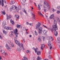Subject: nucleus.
Listing matches in <instances>:
<instances>
[{
    "label": "nucleus",
    "instance_id": "nucleus-21",
    "mask_svg": "<svg viewBox=\"0 0 60 60\" xmlns=\"http://www.w3.org/2000/svg\"><path fill=\"white\" fill-rule=\"evenodd\" d=\"M22 10L23 11V12H25V13H26V14H27V13H26V10H25V9H24L22 8Z\"/></svg>",
    "mask_w": 60,
    "mask_h": 60
},
{
    "label": "nucleus",
    "instance_id": "nucleus-3",
    "mask_svg": "<svg viewBox=\"0 0 60 60\" xmlns=\"http://www.w3.org/2000/svg\"><path fill=\"white\" fill-rule=\"evenodd\" d=\"M3 27L7 30H9V27H6V22L4 21L2 23V25Z\"/></svg>",
    "mask_w": 60,
    "mask_h": 60
},
{
    "label": "nucleus",
    "instance_id": "nucleus-64",
    "mask_svg": "<svg viewBox=\"0 0 60 60\" xmlns=\"http://www.w3.org/2000/svg\"><path fill=\"white\" fill-rule=\"evenodd\" d=\"M31 8H32V10H33V9H34V8H33V7H31Z\"/></svg>",
    "mask_w": 60,
    "mask_h": 60
},
{
    "label": "nucleus",
    "instance_id": "nucleus-24",
    "mask_svg": "<svg viewBox=\"0 0 60 60\" xmlns=\"http://www.w3.org/2000/svg\"><path fill=\"white\" fill-rule=\"evenodd\" d=\"M16 26L17 28H19V27H20V25H19L18 24H17L16 25Z\"/></svg>",
    "mask_w": 60,
    "mask_h": 60
},
{
    "label": "nucleus",
    "instance_id": "nucleus-14",
    "mask_svg": "<svg viewBox=\"0 0 60 60\" xmlns=\"http://www.w3.org/2000/svg\"><path fill=\"white\" fill-rule=\"evenodd\" d=\"M48 30H43L42 32H43V33L44 34H45L47 33V32H48Z\"/></svg>",
    "mask_w": 60,
    "mask_h": 60
},
{
    "label": "nucleus",
    "instance_id": "nucleus-32",
    "mask_svg": "<svg viewBox=\"0 0 60 60\" xmlns=\"http://www.w3.org/2000/svg\"><path fill=\"white\" fill-rule=\"evenodd\" d=\"M57 8L60 11V6H58Z\"/></svg>",
    "mask_w": 60,
    "mask_h": 60
},
{
    "label": "nucleus",
    "instance_id": "nucleus-1",
    "mask_svg": "<svg viewBox=\"0 0 60 60\" xmlns=\"http://www.w3.org/2000/svg\"><path fill=\"white\" fill-rule=\"evenodd\" d=\"M54 24L52 25V26L53 29L54 30H55V31L54 32V35L55 36H56L57 35L58 33H57V31H56V30H57V26L56 25L57 24V22L56 21V20H54Z\"/></svg>",
    "mask_w": 60,
    "mask_h": 60
},
{
    "label": "nucleus",
    "instance_id": "nucleus-52",
    "mask_svg": "<svg viewBox=\"0 0 60 60\" xmlns=\"http://www.w3.org/2000/svg\"><path fill=\"white\" fill-rule=\"evenodd\" d=\"M16 40V38H14V40H15V41H16L17 40Z\"/></svg>",
    "mask_w": 60,
    "mask_h": 60
},
{
    "label": "nucleus",
    "instance_id": "nucleus-43",
    "mask_svg": "<svg viewBox=\"0 0 60 60\" xmlns=\"http://www.w3.org/2000/svg\"><path fill=\"white\" fill-rule=\"evenodd\" d=\"M26 24L27 25H28L30 23L28 22H26Z\"/></svg>",
    "mask_w": 60,
    "mask_h": 60
},
{
    "label": "nucleus",
    "instance_id": "nucleus-58",
    "mask_svg": "<svg viewBox=\"0 0 60 60\" xmlns=\"http://www.w3.org/2000/svg\"><path fill=\"white\" fill-rule=\"evenodd\" d=\"M48 10H49V9H50V7H48Z\"/></svg>",
    "mask_w": 60,
    "mask_h": 60
},
{
    "label": "nucleus",
    "instance_id": "nucleus-23",
    "mask_svg": "<svg viewBox=\"0 0 60 60\" xmlns=\"http://www.w3.org/2000/svg\"><path fill=\"white\" fill-rule=\"evenodd\" d=\"M2 14H3V15H5V14L6 13L4 10L2 11Z\"/></svg>",
    "mask_w": 60,
    "mask_h": 60
},
{
    "label": "nucleus",
    "instance_id": "nucleus-11",
    "mask_svg": "<svg viewBox=\"0 0 60 60\" xmlns=\"http://www.w3.org/2000/svg\"><path fill=\"white\" fill-rule=\"evenodd\" d=\"M41 26V24L40 23H38L36 24L35 25L36 28V29H37Z\"/></svg>",
    "mask_w": 60,
    "mask_h": 60
},
{
    "label": "nucleus",
    "instance_id": "nucleus-48",
    "mask_svg": "<svg viewBox=\"0 0 60 60\" xmlns=\"http://www.w3.org/2000/svg\"><path fill=\"white\" fill-rule=\"evenodd\" d=\"M46 18V19H48V16L47 15H45Z\"/></svg>",
    "mask_w": 60,
    "mask_h": 60
},
{
    "label": "nucleus",
    "instance_id": "nucleus-45",
    "mask_svg": "<svg viewBox=\"0 0 60 60\" xmlns=\"http://www.w3.org/2000/svg\"><path fill=\"white\" fill-rule=\"evenodd\" d=\"M19 9H21V6H19Z\"/></svg>",
    "mask_w": 60,
    "mask_h": 60
},
{
    "label": "nucleus",
    "instance_id": "nucleus-25",
    "mask_svg": "<svg viewBox=\"0 0 60 60\" xmlns=\"http://www.w3.org/2000/svg\"><path fill=\"white\" fill-rule=\"evenodd\" d=\"M56 19L59 22H60V20L59 19L58 17H57L56 18Z\"/></svg>",
    "mask_w": 60,
    "mask_h": 60
},
{
    "label": "nucleus",
    "instance_id": "nucleus-4",
    "mask_svg": "<svg viewBox=\"0 0 60 60\" xmlns=\"http://www.w3.org/2000/svg\"><path fill=\"white\" fill-rule=\"evenodd\" d=\"M34 50L36 53H37V55L38 56H40L41 55V52L40 51H38V48H37L36 49H35Z\"/></svg>",
    "mask_w": 60,
    "mask_h": 60
},
{
    "label": "nucleus",
    "instance_id": "nucleus-20",
    "mask_svg": "<svg viewBox=\"0 0 60 60\" xmlns=\"http://www.w3.org/2000/svg\"><path fill=\"white\" fill-rule=\"evenodd\" d=\"M8 44H9V45H11L12 44V42L11 41H8Z\"/></svg>",
    "mask_w": 60,
    "mask_h": 60
},
{
    "label": "nucleus",
    "instance_id": "nucleus-55",
    "mask_svg": "<svg viewBox=\"0 0 60 60\" xmlns=\"http://www.w3.org/2000/svg\"><path fill=\"white\" fill-rule=\"evenodd\" d=\"M43 40L44 41H45V39H44V37H43Z\"/></svg>",
    "mask_w": 60,
    "mask_h": 60
},
{
    "label": "nucleus",
    "instance_id": "nucleus-53",
    "mask_svg": "<svg viewBox=\"0 0 60 60\" xmlns=\"http://www.w3.org/2000/svg\"><path fill=\"white\" fill-rule=\"evenodd\" d=\"M23 1V2L24 3H25L26 2V0H22Z\"/></svg>",
    "mask_w": 60,
    "mask_h": 60
},
{
    "label": "nucleus",
    "instance_id": "nucleus-15",
    "mask_svg": "<svg viewBox=\"0 0 60 60\" xmlns=\"http://www.w3.org/2000/svg\"><path fill=\"white\" fill-rule=\"evenodd\" d=\"M41 47L40 48L41 50H43V47H45V45L44 44H41Z\"/></svg>",
    "mask_w": 60,
    "mask_h": 60
},
{
    "label": "nucleus",
    "instance_id": "nucleus-54",
    "mask_svg": "<svg viewBox=\"0 0 60 60\" xmlns=\"http://www.w3.org/2000/svg\"><path fill=\"white\" fill-rule=\"evenodd\" d=\"M32 13V15H33V16H34L33 17H34H34H35V15H33V13Z\"/></svg>",
    "mask_w": 60,
    "mask_h": 60
},
{
    "label": "nucleus",
    "instance_id": "nucleus-49",
    "mask_svg": "<svg viewBox=\"0 0 60 60\" xmlns=\"http://www.w3.org/2000/svg\"><path fill=\"white\" fill-rule=\"evenodd\" d=\"M11 45L12 47H14V45H13V44H11Z\"/></svg>",
    "mask_w": 60,
    "mask_h": 60
},
{
    "label": "nucleus",
    "instance_id": "nucleus-17",
    "mask_svg": "<svg viewBox=\"0 0 60 60\" xmlns=\"http://www.w3.org/2000/svg\"><path fill=\"white\" fill-rule=\"evenodd\" d=\"M19 47H20L21 48H22V49L23 50H25V49H24V47H23V44H21V45Z\"/></svg>",
    "mask_w": 60,
    "mask_h": 60
},
{
    "label": "nucleus",
    "instance_id": "nucleus-62",
    "mask_svg": "<svg viewBox=\"0 0 60 60\" xmlns=\"http://www.w3.org/2000/svg\"><path fill=\"white\" fill-rule=\"evenodd\" d=\"M0 38L1 39H2V37H1V36L0 35Z\"/></svg>",
    "mask_w": 60,
    "mask_h": 60
},
{
    "label": "nucleus",
    "instance_id": "nucleus-16",
    "mask_svg": "<svg viewBox=\"0 0 60 60\" xmlns=\"http://www.w3.org/2000/svg\"><path fill=\"white\" fill-rule=\"evenodd\" d=\"M15 17H16V18L17 19H19V15H15Z\"/></svg>",
    "mask_w": 60,
    "mask_h": 60
},
{
    "label": "nucleus",
    "instance_id": "nucleus-34",
    "mask_svg": "<svg viewBox=\"0 0 60 60\" xmlns=\"http://www.w3.org/2000/svg\"><path fill=\"white\" fill-rule=\"evenodd\" d=\"M7 48L8 49V50H9V51H11V49H10V47H8Z\"/></svg>",
    "mask_w": 60,
    "mask_h": 60
},
{
    "label": "nucleus",
    "instance_id": "nucleus-18",
    "mask_svg": "<svg viewBox=\"0 0 60 60\" xmlns=\"http://www.w3.org/2000/svg\"><path fill=\"white\" fill-rule=\"evenodd\" d=\"M37 60H42V59H41V58L39 56H38L37 58Z\"/></svg>",
    "mask_w": 60,
    "mask_h": 60
},
{
    "label": "nucleus",
    "instance_id": "nucleus-27",
    "mask_svg": "<svg viewBox=\"0 0 60 60\" xmlns=\"http://www.w3.org/2000/svg\"><path fill=\"white\" fill-rule=\"evenodd\" d=\"M38 40L39 41H41V38H40V37H38Z\"/></svg>",
    "mask_w": 60,
    "mask_h": 60
},
{
    "label": "nucleus",
    "instance_id": "nucleus-29",
    "mask_svg": "<svg viewBox=\"0 0 60 60\" xmlns=\"http://www.w3.org/2000/svg\"><path fill=\"white\" fill-rule=\"evenodd\" d=\"M38 5V8L39 9V10H41V8H40V5H39V4Z\"/></svg>",
    "mask_w": 60,
    "mask_h": 60
},
{
    "label": "nucleus",
    "instance_id": "nucleus-57",
    "mask_svg": "<svg viewBox=\"0 0 60 60\" xmlns=\"http://www.w3.org/2000/svg\"><path fill=\"white\" fill-rule=\"evenodd\" d=\"M29 24L30 26H32V23H31V24L29 23Z\"/></svg>",
    "mask_w": 60,
    "mask_h": 60
},
{
    "label": "nucleus",
    "instance_id": "nucleus-12",
    "mask_svg": "<svg viewBox=\"0 0 60 60\" xmlns=\"http://www.w3.org/2000/svg\"><path fill=\"white\" fill-rule=\"evenodd\" d=\"M44 5L45 6H46L47 5V6L49 7V4H47V3H46L45 1H44Z\"/></svg>",
    "mask_w": 60,
    "mask_h": 60
},
{
    "label": "nucleus",
    "instance_id": "nucleus-51",
    "mask_svg": "<svg viewBox=\"0 0 60 60\" xmlns=\"http://www.w3.org/2000/svg\"><path fill=\"white\" fill-rule=\"evenodd\" d=\"M9 30H11V27H10H10H9Z\"/></svg>",
    "mask_w": 60,
    "mask_h": 60
},
{
    "label": "nucleus",
    "instance_id": "nucleus-8",
    "mask_svg": "<svg viewBox=\"0 0 60 60\" xmlns=\"http://www.w3.org/2000/svg\"><path fill=\"white\" fill-rule=\"evenodd\" d=\"M6 0H1V1L0 0V5H1L2 7H4V1L5 2Z\"/></svg>",
    "mask_w": 60,
    "mask_h": 60
},
{
    "label": "nucleus",
    "instance_id": "nucleus-60",
    "mask_svg": "<svg viewBox=\"0 0 60 60\" xmlns=\"http://www.w3.org/2000/svg\"><path fill=\"white\" fill-rule=\"evenodd\" d=\"M46 7H45V6H44V9H46Z\"/></svg>",
    "mask_w": 60,
    "mask_h": 60
},
{
    "label": "nucleus",
    "instance_id": "nucleus-7",
    "mask_svg": "<svg viewBox=\"0 0 60 60\" xmlns=\"http://www.w3.org/2000/svg\"><path fill=\"white\" fill-rule=\"evenodd\" d=\"M17 7H16L15 5H13L12 6L11 8L10 9L11 11H12V10H15V9H17Z\"/></svg>",
    "mask_w": 60,
    "mask_h": 60
},
{
    "label": "nucleus",
    "instance_id": "nucleus-56",
    "mask_svg": "<svg viewBox=\"0 0 60 60\" xmlns=\"http://www.w3.org/2000/svg\"><path fill=\"white\" fill-rule=\"evenodd\" d=\"M3 47L2 46H0V48H3Z\"/></svg>",
    "mask_w": 60,
    "mask_h": 60
},
{
    "label": "nucleus",
    "instance_id": "nucleus-33",
    "mask_svg": "<svg viewBox=\"0 0 60 60\" xmlns=\"http://www.w3.org/2000/svg\"><path fill=\"white\" fill-rule=\"evenodd\" d=\"M25 59H26V60H28V59L26 57H23Z\"/></svg>",
    "mask_w": 60,
    "mask_h": 60
},
{
    "label": "nucleus",
    "instance_id": "nucleus-2",
    "mask_svg": "<svg viewBox=\"0 0 60 60\" xmlns=\"http://www.w3.org/2000/svg\"><path fill=\"white\" fill-rule=\"evenodd\" d=\"M47 40H48L49 42L48 43V45L50 47V49H52V47L51 46V41L53 40V38L52 37H48L47 38Z\"/></svg>",
    "mask_w": 60,
    "mask_h": 60
},
{
    "label": "nucleus",
    "instance_id": "nucleus-61",
    "mask_svg": "<svg viewBox=\"0 0 60 60\" xmlns=\"http://www.w3.org/2000/svg\"><path fill=\"white\" fill-rule=\"evenodd\" d=\"M29 36L31 38V37L32 36V35H29Z\"/></svg>",
    "mask_w": 60,
    "mask_h": 60
},
{
    "label": "nucleus",
    "instance_id": "nucleus-41",
    "mask_svg": "<svg viewBox=\"0 0 60 60\" xmlns=\"http://www.w3.org/2000/svg\"><path fill=\"white\" fill-rule=\"evenodd\" d=\"M27 52L28 53H30V51H29L28 50H27Z\"/></svg>",
    "mask_w": 60,
    "mask_h": 60
},
{
    "label": "nucleus",
    "instance_id": "nucleus-40",
    "mask_svg": "<svg viewBox=\"0 0 60 60\" xmlns=\"http://www.w3.org/2000/svg\"><path fill=\"white\" fill-rule=\"evenodd\" d=\"M43 26H44L45 28H47V29L48 28H47V26H45V25H43Z\"/></svg>",
    "mask_w": 60,
    "mask_h": 60
},
{
    "label": "nucleus",
    "instance_id": "nucleus-39",
    "mask_svg": "<svg viewBox=\"0 0 60 60\" xmlns=\"http://www.w3.org/2000/svg\"><path fill=\"white\" fill-rule=\"evenodd\" d=\"M57 13L58 14H59V13H60V11H57Z\"/></svg>",
    "mask_w": 60,
    "mask_h": 60
},
{
    "label": "nucleus",
    "instance_id": "nucleus-35",
    "mask_svg": "<svg viewBox=\"0 0 60 60\" xmlns=\"http://www.w3.org/2000/svg\"><path fill=\"white\" fill-rule=\"evenodd\" d=\"M44 10L45 12H46V8H44Z\"/></svg>",
    "mask_w": 60,
    "mask_h": 60
},
{
    "label": "nucleus",
    "instance_id": "nucleus-9",
    "mask_svg": "<svg viewBox=\"0 0 60 60\" xmlns=\"http://www.w3.org/2000/svg\"><path fill=\"white\" fill-rule=\"evenodd\" d=\"M15 43L17 44V45H18L19 47L22 44V43H21L20 44L19 43V42L18 40H16V41H15Z\"/></svg>",
    "mask_w": 60,
    "mask_h": 60
},
{
    "label": "nucleus",
    "instance_id": "nucleus-30",
    "mask_svg": "<svg viewBox=\"0 0 60 60\" xmlns=\"http://www.w3.org/2000/svg\"><path fill=\"white\" fill-rule=\"evenodd\" d=\"M35 34L36 35H38V34H37V33L36 32V31H35Z\"/></svg>",
    "mask_w": 60,
    "mask_h": 60
},
{
    "label": "nucleus",
    "instance_id": "nucleus-63",
    "mask_svg": "<svg viewBox=\"0 0 60 60\" xmlns=\"http://www.w3.org/2000/svg\"><path fill=\"white\" fill-rule=\"evenodd\" d=\"M2 59V58H1V57L0 56V60H1Z\"/></svg>",
    "mask_w": 60,
    "mask_h": 60
},
{
    "label": "nucleus",
    "instance_id": "nucleus-6",
    "mask_svg": "<svg viewBox=\"0 0 60 60\" xmlns=\"http://www.w3.org/2000/svg\"><path fill=\"white\" fill-rule=\"evenodd\" d=\"M14 33L16 35V38H18V35L19 34V33H18V30L17 29H15V30H14Z\"/></svg>",
    "mask_w": 60,
    "mask_h": 60
},
{
    "label": "nucleus",
    "instance_id": "nucleus-59",
    "mask_svg": "<svg viewBox=\"0 0 60 60\" xmlns=\"http://www.w3.org/2000/svg\"><path fill=\"white\" fill-rule=\"evenodd\" d=\"M26 34H28V32H27V31H26Z\"/></svg>",
    "mask_w": 60,
    "mask_h": 60
},
{
    "label": "nucleus",
    "instance_id": "nucleus-5",
    "mask_svg": "<svg viewBox=\"0 0 60 60\" xmlns=\"http://www.w3.org/2000/svg\"><path fill=\"white\" fill-rule=\"evenodd\" d=\"M42 28L41 27H40L39 28H38V34H41L42 33Z\"/></svg>",
    "mask_w": 60,
    "mask_h": 60
},
{
    "label": "nucleus",
    "instance_id": "nucleus-19",
    "mask_svg": "<svg viewBox=\"0 0 60 60\" xmlns=\"http://www.w3.org/2000/svg\"><path fill=\"white\" fill-rule=\"evenodd\" d=\"M54 15H52L50 16L49 17V19H52L53 17H54Z\"/></svg>",
    "mask_w": 60,
    "mask_h": 60
},
{
    "label": "nucleus",
    "instance_id": "nucleus-13",
    "mask_svg": "<svg viewBox=\"0 0 60 60\" xmlns=\"http://www.w3.org/2000/svg\"><path fill=\"white\" fill-rule=\"evenodd\" d=\"M11 15H9V16L7 15V20H8L9 19V18L10 19H11Z\"/></svg>",
    "mask_w": 60,
    "mask_h": 60
},
{
    "label": "nucleus",
    "instance_id": "nucleus-46",
    "mask_svg": "<svg viewBox=\"0 0 60 60\" xmlns=\"http://www.w3.org/2000/svg\"><path fill=\"white\" fill-rule=\"evenodd\" d=\"M6 47L7 48H8V47H9V46H8V45H6Z\"/></svg>",
    "mask_w": 60,
    "mask_h": 60
},
{
    "label": "nucleus",
    "instance_id": "nucleus-22",
    "mask_svg": "<svg viewBox=\"0 0 60 60\" xmlns=\"http://www.w3.org/2000/svg\"><path fill=\"white\" fill-rule=\"evenodd\" d=\"M17 50L18 51H20L21 50V48H18Z\"/></svg>",
    "mask_w": 60,
    "mask_h": 60
},
{
    "label": "nucleus",
    "instance_id": "nucleus-36",
    "mask_svg": "<svg viewBox=\"0 0 60 60\" xmlns=\"http://www.w3.org/2000/svg\"><path fill=\"white\" fill-rule=\"evenodd\" d=\"M60 41V40H56V41L58 42V43H59V44L60 43H59V41Z\"/></svg>",
    "mask_w": 60,
    "mask_h": 60
},
{
    "label": "nucleus",
    "instance_id": "nucleus-37",
    "mask_svg": "<svg viewBox=\"0 0 60 60\" xmlns=\"http://www.w3.org/2000/svg\"><path fill=\"white\" fill-rule=\"evenodd\" d=\"M51 56L49 55V56L48 58H49V59H51Z\"/></svg>",
    "mask_w": 60,
    "mask_h": 60
},
{
    "label": "nucleus",
    "instance_id": "nucleus-38",
    "mask_svg": "<svg viewBox=\"0 0 60 60\" xmlns=\"http://www.w3.org/2000/svg\"><path fill=\"white\" fill-rule=\"evenodd\" d=\"M14 36L12 34H11L10 35V37H11V36Z\"/></svg>",
    "mask_w": 60,
    "mask_h": 60
},
{
    "label": "nucleus",
    "instance_id": "nucleus-44",
    "mask_svg": "<svg viewBox=\"0 0 60 60\" xmlns=\"http://www.w3.org/2000/svg\"><path fill=\"white\" fill-rule=\"evenodd\" d=\"M23 42H24H24H25V40L23 39L22 40Z\"/></svg>",
    "mask_w": 60,
    "mask_h": 60
},
{
    "label": "nucleus",
    "instance_id": "nucleus-42",
    "mask_svg": "<svg viewBox=\"0 0 60 60\" xmlns=\"http://www.w3.org/2000/svg\"><path fill=\"white\" fill-rule=\"evenodd\" d=\"M57 39L58 40L60 41V38L59 37H58L57 38Z\"/></svg>",
    "mask_w": 60,
    "mask_h": 60
},
{
    "label": "nucleus",
    "instance_id": "nucleus-10",
    "mask_svg": "<svg viewBox=\"0 0 60 60\" xmlns=\"http://www.w3.org/2000/svg\"><path fill=\"white\" fill-rule=\"evenodd\" d=\"M1 52L2 54H4V55L5 56H7L8 55L7 53L6 52H5V51L3 50H1Z\"/></svg>",
    "mask_w": 60,
    "mask_h": 60
},
{
    "label": "nucleus",
    "instance_id": "nucleus-50",
    "mask_svg": "<svg viewBox=\"0 0 60 60\" xmlns=\"http://www.w3.org/2000/svg\"><path fill=\"white\" fill-rule=\"evenodd\" d=\"M12 3H13V4H14V3H15V1H12Z\"/></svg>",
    "mask_w": 60,
    "mask_h": 60
},
{
    "label": "nucleus",
    "instance_id": "nucleus-26",
    "mask_svg": "<svg viewBox=\"0 0 60 60\" xmlns=\"http://www.w3.org/2000/svg\"><path fill=\"white\" fill-rule=\"evenodd\" d=\"M39 14H40V15H41V16H42V17H44V16H43V15L41 14V12H39Z\"/></svg>",
    "mask_w": 60,
    "mask_h": 60
},
{
    "label": "nucleus",
    "instance_id": "nucleus-31",
    "mask_svg": "<svg viewBox=\"0 0 60 60\" xmlns=\"http://www.w3.org/2000/svg\"><path fill=\"white\" fill-rule=\"evenodd\" d=\"M52 11L53 12H54V11H56V10H55V9L53 8L52 9Z\"/></svg>",
    "mask_w": 60,
    "mask_h": 60
},
{
    "label": "nucleus",
    "instance_id": "nucleus-47",
    "mask_svg": "<svg viewBox=\"0 0 60 60\" xmlns=\"http://www.w3.org/2000/svg\"><path fill=\"white\" fill-rule=\"evenodd\" d=\"M10 4H13L12 1H11V2Z\"/></svg>",
    "mask_w": 60,
    "mask_h": 60
},
{
    "label": "nucleus",
    "instance_id": "nucleus-28",
    "mask_svg": "<svg viewBox=\"0 0 60 60\" xmlns=\"http://www.w3.org/2000/svg\"><path fill=\"white\" fill-rule=\"evenodd\" d=\"M10 22H11V23H12V24L14 25V21H12V20H11Z\"/></svg>",
    "mask_w": 60,
    "mask_h": 60
}]
</instances>
